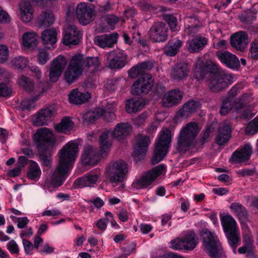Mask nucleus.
Listing matches in <instances>:
<instances>
[{"label": "nucleus", "instance_id": "64", "mask_svg": "<svg viewBox=\"0 0 258 258\" xmlns=\"http://www.w3.org/2000/svg\"><path fill=\"white\" fill-rule=\"evenodd\" d=\"M23 244L24 250L27 254H30L32 253V251L33 249L34 245L30 241L26 239H23Z\"/></svg>", "mask_w": 258, "mask_h": 258}, {"label": "nucleus", "instance_id": "39", "mask_svg": "<svg viewBox=\"0 0 258 258\" xmlns=\"http://www.w3.org/2000/svg\"><path fill=\"white\" fill-rule=\"evenodd\" d=\"M55 29H47L44 30L41 34V39L45 45H53L57 41L58 32Z\"/></svg>", "mask_w": 258, "mask_h": 258}, {"label": "nucleus", "instance_id": "28", "mask_svg": "<svg viewBox=\"0 0 258 258\" xmlns=\"http://www.w3.org/2000/svg\"><path fill=\"white\" fill-rule=\"evenodd\" d=\"M252 153V147L249 144H245L240 150H237L232 155L231 158L235 163L245 162L249 159Z\"/></svg>", "mask_w": 258, "mask_h": 258}, {"label": "nucleus", "instance_id": "12", "mask_svg": "<svg viewBox=\"0 0 258 258\" xmlns=\"http://www.w3.org/2000/svg\"><path fill=\"white\" fill-rule=\"evenodd\" d=\"M76 14L79 22L83 25L90 23L95 17L94 10L92 5L83 2L77 5Z\"/></svg>", "mask_w": 258, "mask_h": 258}, {"label": "nucleus", "instance_id": "36", "mask_svg": "<svg viewBox=\"0 0 258 258\" xmlns=\"http://www.w3.org/2000/svg\"><path fill=\"white\" fill-rule=\"evenodd\" d=\"M145 104L144 99H129L126 100L125 108L128 113H136L141 110Z\"/></svg>", "mask_w": 258, "mask_h": 258}, {"label": "nucleus", "instance_id": "40", "mask_svg": "<svg viewBox=\"0 0 258 258\" xmlns=\"http://www.w3.org/2000/svg\"><path fill=\"white\" fill-rule=\"evenodd\" d=\"M55 20L52 12L50 10L42 12L38 16L37 24L39 27H45L52 25Z\"/></svg>", "mask_w": 258, "mask_h": 258}, {"label": "nucleus", "instance_id": "62", "mask_svg": "<svg viewBox=\"0 0 258 258\" xmlns=\"http://www.w3.org/2000/svg\"><path fill=\"white\" fill-rule=\"evenodd\" d=\"M12 93L11 89L9 88L5 84L0 83V96L8 97Z\"/></svg>", "mask_w": 258, "mask_h": 258}, {"label": "nucleus", "instance_id": "1", "mask_svg": "<svg viewBox=\"0 0 258 258\" xmlns=\"http://www.w3.org/2000/svg\"><path fill=\"white\" fill-rule=\"evenodd\" d=\"M195 78L197 80L203 79L209 69L210 73V90L213 92H221L232 84L233 77L221 68L218 64L211 60L204 62L201 58L197 59L195 63Z\"/></svg>", "mask_w": 258, "mask_h": 258}, {"label": "nucleus", "instance_id": "46", "mask_svg": "<svg viewBox=\"0 0 258 258\" xmlns=\"http://www.w3.org/2000/svg\"><path fill=\"white\" fill-rule=\"evenodd\" d=\"M74 122L68 117H64L60 123L55 125L54 127L58 132L67 134L74 127Z\"/></svg>", "mask_w": 258, "mask_h": 258}, {"label": "nucleus", "instance_id": "26", "mask_svg": "<svg viewBox=\"0 0 258 258\" xmlns=\"http://www.w3.org/2000/svg\"><path fill=\"white\" fill-rule=\"evenodd\" d=\"M208 43V39L205 37L198 35L188 40L186 42L187 50L190 53L199 52L203 49Z\"/></svg>", "mask_w": 258, "mask_h": 258}, {"label": "nucleus", "instance_id": "18", "mask_svg": "<svg viewBox=\"0 0 258 258\" xmlns=\"http://www.w3.org/2000/svg\"><path fill=\"white\" fill-rule=\"evenodd\" d=\"M216 56L222 63L229 69L237 70L240 67L238 58L228 51H218Z\"/></svg>", "mask_w": 258, "mask_h": 258}, {"label": "nucleus", "instance_id": "4", "mask_svg": "<svg viewBox=\"0 0 258 258\" xmlns=\"http://www.w3.org/2000/svg\"><path fill=\"white\" fill-rule=\"evenodd\" d=\"M133 131L132 126L126 122L117 123L112 131H107L100 136L99 143L101 154L107 153L112 146V142L109 139V135L120 141L125 139Z\"/></svg>", "mask_w": 258, "mask_h": 258}, {"label": "nucleus", "instance_id": "16", "mask_svg": "<svg viewBox=\"0 0 258 258\" xmlns=\"http://www.w3.org/2000/svg\"><path fill=\"white\" fill-rule=\"evenodd\" d=\"M200 106L201 104L198 101H188L176 112L174 117L175 121L177 122L188 117L191 113H194L200 107Z\"/></svg>", "mask_w": 258, "mask_h": 258}, {"label": "nucleus", "instance_id": "60", "mask_svg": "<svg viewBox=\"0 0 258 258\" xmlns=\"http://www.w3.org/2000/svg\"><path fill=\"white\" fill-rule=\"evenodd\" d=\"M7 248L11 254H17L19 253V248L14 240H11L7 244Z\"/></svg>", "mask_w": 258, "mask_h": 258}, {"label": "nucleus", "instance_id": "45", "mask_svg": "<svg viewBox=\"0 0 258 258\" xmlns=\"http://www.w3.org/2000/svg\"><path fill=\"white\" fill-rule=\"evenodd\" d=\"M41 175V170L38 164L33 160L30 161V166L27 172V177L31 180L38 181Z\"/></svg>", "mask_w": 258, "mask_h": 258}, {"label": "nucleus", "instance_id": "53", "mask_svg": "<svg viewBox=\"0 0 258 258\" xmlns=\"http://www.w3.org/2000/svg\"><path fill=\"white\" fill-rule=\"evenodd\" d=\"M234 102L229 98H226L222 101L220 113L222 115L227 114L233 108Z\"/></svg>", "mask_w": 258, "mask_h": 258}, {"label": "nucleus", "instance_id": "37", "mask_svg": "<svg viewBox=\"0 0 258 258\" xmlns=\"http://www.w3.org/2000/svg\"><path fill=\"white\" fill-rule=\"evenodd\" d=\"M220 221L225 233L238 229L235 220L229 214L220 216Z\"/></svg>", "mask_w": 258, "mask_h": 258}, {"label": "nucleus", "instance_id": "8", "mask_svg": "<svg viewBox=\"0 0 258 258\" xmlns=\"http://www.w3.org/2000/svg\"><path fill=\"white\" fill-rule=\"evenodd\" d=\"M199 239L193 231H188L183 238H176L170 242V247L174 250L194 249L198 244Z\"/></svg>", "mask_w": 258, "mask_h": 258}, {"label": "nucleus", "instance_id": "3", "mask_svg": "<svg viewBox=\"0 0 258 258\" xmlns=\"http://www.w3.org/2000/svg\"><path fill=\"white\" fill-rule=\"evenodd\" d=\"M198 123L191 121L184 126L177 137L176 150L180 154H185L197 148V136L200 131Z\"/></svg>", "mask_w": 258, "mask_h": 258}, {"label": "nucleus", "instance_id": "63", "mask_svg": "<svg viewBox=\"0 0 258 258\" xmlns=\"http://www.w3.org/2000/svg\"><path fill=\"white\" fill-rule=\"evenodd\" d=\"M133 186L137 189H142L145 187V175L142 174L140 178L134 182Z\"/></svg>", "mask_w": 258, "mask_h": 258}, {"label": "nucleus", "instance_id": "20", "mask_svg": "<svg viewBox=\"0 0 258 258\" xmlns=\"http://www.w3.org/2000/svg\"><path fill=\"white\" fill-rule=\"evenodd\" d=\"M127 55L121 52H110L107 56L108 67L111 69H119L126 63Z\"/></svg>", "mask_w": 258, "mask_h": 258}, {"label": "nucleus", "instance_id": "25", "mask_svg": "<svg viewBox=\"0 0 258 258\" xmlns=\"http://www.w3.org/2000/svg\"><path fill=\"white\" fill-rule=\"evenodd\" d=\"M118 37V34L115 32L110 34L98 35L95 37L94 42L100 47L110 48L117 42Z\"/></svg>", "mask_w": 258, "mask_h": 258}, {"label": "nucleus", "instance_id": "47", "mask_svg": "<svg viewBox=\"0 0 258 258\" xmlns=\"http://www.w3.org/2000/svg\"><path fill=\"white\" fill-rule=\"evenodd\" d=\"M145 92V79H137L132 86L131 92L134 95L139 96Z\"/></svg>", "mask_w": 258, "mask_h": 258}, {"label": "nucleus", "instance_id": "24", "mask_svg": "<svg viewBox=\"0 0 258 258\" xmlns=\"http://www.w3.org/2000/svg\"><path fill=\"white\" fill-rule=\"evenodd\" d=\"M97 148L90 145H86L83 150L81 160L85 165H96L98 162Z\"/></svg>", "mask_w": 258, "mask_h": 258}, {"label": "nucleus", "instance_id": "50", "mask_svg": "<svg viewBox=\"0 0 258 258\" xmlns=\"http://www.w3.org/2000/svg\"><path fill=\"white\" fill-rule=\"evenodd\" d=\"M28 60L23 56H18L13 58L11 64L16 69H23L28 64Z\"/></svg>", "mask_w": 258, "mask_h": 258}, {"label": "nucleus", "instance_id": "2", "mask_svg": "<svg viewBox=\"0 0 258 258\" xmlns=\"http://www.w3.org/2000/svg\"><path fill=\"white\" fill-rule=\"evenodd\" d=\"M79 145L75 141L67 143L58 152V165L50 176L51 182L60 186L72 169L78 156Z\"/></svg>", "mask_w": 258, "mask_h": 258}, {"label": "nucleus", "instance_id": "52", "mask_svg": "<svg viewBox=\"0 0 258 258\" xmlns=\"http://www.w3.org/2000/svg\"><path fill=\"white\" fill-rule=\"evenodd\" d=\"M36 56L38 63L41 65L46 63L50 58V54L44 48H39Z\"/></svg>", "mask_w": 258, "mask_h": 258}, {"label": "nucleus", "instance_id": "27", "mask_svg": "<svg viewBox=\"0 0 258 258\" xmlns=\"http://www.w3.org/2000/svg\"><path fill=\"white\" fill-rule=\"evenodd\" d=\"M189 71L188 66L186 63L175 64L171 69V77L174 80H183L188 76Z\"/></svg>", "mask_w": 258, "mask_h": 258}, {"label": "nucleus", "instance_id": "41", "mask_svg": "<svg viewBox=\"0 0 258 258\" xmlns=\"http://www.w3.org/2000/svg\"><path fill=\"white\" fill-rule=\"evenodd\" d=\"M231 138L230 127L228 125H223L219 128L218 134L216 138V142L219 145L228 142Z\"/></svg>", "mask_w": 258, "mask_h": 258}, {"label": "nucleus", "instance_id": "31", "mask_svg": "<svg viewBox=\"0 0 258 258\" xmlns=\"http://www.w3.org/2000/svg\"><path fill=\"white\" fill-rule=\"evenodd\" d=\"M186 21L188 24H185L184 30V34L193 36L199 32L202 25L195 17H187Z\"/></svg>", "mask_w": 258, "mask_h": 258}, {"label": "nucleus", "instance_id": "54", "mask_svg": "<svg viewBox=\"0 0 258 258\" xmlns=\"http://www.w3.org/2000/svg\"><path fill=\"white\" fill-rule=\"evenodd\" d=\"M136 244L134 242L130 243L121 248L122 254L117 258H127L136 249Z\"/></svg>", "mask_w": 258, "mask_h": 258}, {"label": "nucleus", "instance_id": "7", "mask_svg": "<svg viewBox=\"0 0 258 258\" xmlns=\"http://www.w3.org/2000/svg\"><path fill=\"white\" fill-rule=\"evenodd\" d=\"M203 239V246L212 258H223L225 253L221 243L215 233L208 229H204L201 232Z\"/></svg>", "mask_w": 258, "mask_h": 258}, {"label": "nucleus", "instance_id": "15", "mask_svg": "<svg viewBox=\"0 0 258 258\" xmlns=\"http://www.w3.org/2000/svg\"><path fill=\"white\" fill-rule=\"evenodd\" d=\"M149 35L154 42H164L168 37V28L162 22L155 23L150 28Z\"/></svg>", "mask_w": 258, "mask_h": 258}, {"label": "nucleus", "instance_id": "10", "mask_svg": "<svg viewBox=\"0 0 258 258\" xmlns=\"http://www.w3.org/2000/svg\"><path fill=\"white\" fill-rule=\"evenodd\" d=\"M53 140L54 136L52 131L46 127L37 130L33 136L34 144L39 150L47 149Z\"/></svg>", "mask_w": 258, "mask_h": 258}, {"label": "nucleus", "instance_id": "22", "mask_svg": "<svg viewBox=\"0 0 258 258\" xmlns=\"http://www.w3.org/2000/svg\"><path fill=\"white\" fill-rule=\"evenodd\" d=\"M249 43L248 35L244 31H239L233 34L230 38L231 46L238 50L243 51Z\"/></svg>", "mask_w": 258, "mask_h": 258}, {"label": "nucleus", "instance_id": "19", "mask_svg": "<svg viewBox=\"0 0 258 258\" xmlns=\"http://www.w3.org/2000/svg\"><path fill=\"white\" fill-rule=\"evenodd\" d=\"M183 94L178 89H173L164 94L162 100V105L171 107L181 103Z\"/></svg>", "mask_w": 258, "mask_h": 258}, {"label": "nucleus", "instance_id": "5", "mask_svg": "<svg viewBox=\"0 0 258 258\" xmlns=\"http://www.w3.org/2000/svg\"><path fill=\"white\" fill-rule=\"evenodd\" d=\"M128 170V166L124 161L118 160L111 162L106 168V177L113 187L121 191L125 187L124 181L127 178Z\"/></svg>", "mask_w": 258, "mask_h": 258}, {"label": "nucleus", "instance_id": "58", "mask_svg": "<svg viewBox=\"0 0 258 258\" xmlns=\"http://www.w3.org/2000/svg\"><path fill=\"white\" fill-rule=\"evenodd\" d=\"M249 56L252 59H258V40H253L250 44Z\"/></svg>", "mask_w": 258, "mask_h": 258}, {"label": "nucleus", "instance_id": "30", "mask_svg": "<svg viewBox=\"0 0 258 258\" xmlns=\"http://www.w3.org/2000/svg\"><path fill=\"white\" fill-rule=\"evenodd\" d=\"M90 97V94L88 92L82 93L78 89H74L69 94V101L71 104H81L87 102Z\"/></svg>", "mask_w": 258, "mask_h": 258}, {"label": "nucleus", "instance_id": "14", "mask_svg": "<svg viewBox=\"0 0 258 258\" xmlns=\"http://www.w3.org/2000/svg\"><path fill=\"white\" fill-rule=\"evenodd\" d=\"M101 174L99 169H94L78 178L75 181L74 184L76 186L80 188L93 187L99 180Z\"/></svg>", "mask_w": 258, "mask_h": 258}, {"label": "nucleus", "instance_id": "61", "mask_svg": "<svg viewBox=\"0 0 258 258\" xmlns=\"http://www.w3.org/2000/svg\"><path fill=\"white\" fill-rule=\"evenodd\" d=\"M9 57V49L7 46L0 45V62H4Z\"/></svg>", "mask_w": 258, "mask_h": 258}, {"label": "nucleus", "instance_id": "56", "mask_svg": "<svg viewBox=\"0 0 258 258\" xmlns=\"http://www.w3.org/2000/svg\"><path fill=\"white\" fill-rule=\"evenodd\" d=\"M212 132V129L211 127H208L205 130L202 131L201 134L200 139L199 141H197V147L198 146L200 147L203 146L209 141L210 134Z\"/></svg>", "mask_w": 258, "mask_h": 258}, {"label": "nucleus", "instance_id": "9", "mask_svg": "<svg viewBox=\"0 0 258 258\" xmlns=\"http://www.w3.org/2000/svg\"><path fill=\"white\" fill-rule=\"evenodd\" d=\"M102 117L103 119L108 122L113 121L116 117L114 109L112 105H107L106 108H97L93 111L85 114L83 118L86 122L92 123L97 119Z\"/></svg>", "mask_w": 258, "mask_h": 258}, {"label": "nucleus", "instance_id": "35", "mask_svg": "<svg viewBox=\"0 0 258 258\" xmlns=\"http://www.w3.org/2000/svg\"><path fill=\"white\" fill-rule=\"evenodd\" d=\"M20 17L24 22H30L33 18V9L29 2L23 1L19 6Z\"/></svg>", "mask_w": 258, "mask_h": 258}, {"label": "nucleus", "instance_id": "17", "mask_svg": "<svg viewBox=\"0 0 258 258\" xmlns=\"http://www.w3.org/2000/svg\"><path fill=\"white\" fill-rule=\"evenodd\" d=\"M54 113V109L52 107L40 110L33 117L34 125L37 126L47 125L53 119Z\"/></svg>", "mask_w": 258, "mask_h": 258}, {"label": "nucleus", "instance_id": "6", "mask_svg": "<svg viewBox=\"0 0 258 258\" xmlns=\"http://www.w3.org/2000/svg\"><path fill=\"white\" fill-rule=\"evenodd\" d=\"M172 140L171 131L163 127L158 135L154 144L153 157L150 159L152 165H154L163 160L169 152Z\"/></svg>", "mask_w": 258, "mask_h": 258}, {"label": "nucleus", "instance_id": "34", "mask_svg": "<svg viewBox=\"0 0 258 258\" xmlns=\"http://www.w3.org/2000/svg\"><path fill=\"white\" fill-rule=\"evenodd\" d=\"M229 208L235 217L241 222L246 220L248 212L245 207L239 203H232Z\"/></svg>", "mask_w": 258, "mask_h": 258}, {"label": "nucleus", "instance_id": "44", "mask_svg": "<svg viewBox=\"0 0 258 258\" xmlns=\"http://www.w3.org/2000/svg\"><path fill=\"white\" fill-rule=\"evenodd\" d=\"M106 25L102 26L100 32H107L115 29L119 21L120 18L113 14L107 15L104 17Z\"/></svg>", "mask_w": 258, "mask_h": 258}, {"label": "nucleus", "instance_id": "38", "mask_svg": "<svg viewBox=\"0 0 258 258\" xmlns=\"http://www.w3.org/2000/svg\"><path fill=\"white\" fill-rule=\"evenodd\" d=\"M19 85L29 92H36V91L44 88L41 86V83L39 84L36 87L31 79L24 75H21L18 79Z\"/></svg>", "mask_w": 258, "mask_h": 258}, {"label": "nucleus", "instance_id": "33", "mask_svg": "<svg viewBox=\"0 0 258 258\" xmlns=\"http://www.w3.org/2000/svg\"><path fill=\"white\" fill-rule=\"evenodd\" d=\"M38 35L33 31L25 32L22 37L21 45L26 48H32L38 44Z\"/></svg>", "mask_w": 258, "mask_h": 258}, {"label": "nucleus", "instance_id": "32", "mask_svg": "<svg viewBox=\"0 0 258 258\" xmlns=\"http://www.w3.org/2000/svg\"><path fill=\"white\" fill-rule=\"evenodd\" d=\"M166 171V166L161 164L146 172V187L151 184L158 177L165 173Z\"/></svg>", "mask_w": 258, "mask_h": 258}, {"label": "nucleus", "instance_id": "49", "mask_svg": "<svg viewBox=\"0 0 258 258\" xmlns=\"http://www.w3.org/2000/svg\"><path fill=\"white\" fill-rule=\"evenodd\" d=\"M182 42L179 39H176L173 44L169 46H167L164 48V52L168 56H174L177 53L179 48L182 45Z\"/></svg>", "mask_w": 258, "mask_h": 258}, {"label": "nucleus", "instance_id": "43", "mask_svg": "<svg viewBox=\"0 0 258 258\" xmlns=\"http://www.w3.org/2000/svg\"><path fill=\"white\" fill-rule=\"evenodd\" d=\"M225 233L229 245L232 248L233 252L236 253L237 247L241 244L240 235L238 229Z\"/></svg>", "mask_w": 258, "mask_h": 258}, {"label": "nucleus", "instance_id": "21", "mask_svg": "<svg viewBox=\"0 0 258 258\" xmlns=\"http://www.w3.org/2000/svg\"><path fill=\"white\" fill-rule=\"evenodd\" d=\"M77 58L80 59L83 71L87 73H94L98 69L100 64L98 57H85L83 55L77 54L75 55Z\"/></svg>", "mask_w": 258, "mask_h": 258}, {"label": "nucleus", "instance_id": "42", "mask_svg": "<svg viewBox=\"0 0 258 258\" xmlns=\"http://www.w3.org/2000/svg\"><path fill=\"white\" fill-rule=\"evenodd\" d=\"M130 79H145V62H139L132 67L127 72Z\"/></svg>", "mask_w": 258, "mask_h": 258}, {"label": "nucleus", "instance_id": "55", "mask_svg": "<svg viewBox=\"0 0 258 258\" xmlns=\"http://www.w3.org/2000/svg\"><path fill=\"white\" fill-rule=\"evenodd\" d=\"M258 132V117L254 118L248 123L245 128L247 135H254Z\"/></svg>", "mask_w": 258, "mask_h": 258}, {"label": "nucleus", "instance_id": "48", "mask_svg": "<svg viewBox=\"0 0 258 258\" xmlns=\"http://www.w3.org/2000/svg\"><path fill=\"white\" fill-rule=\"evenodd\" d=\"M44 92V89L41 88L36 91L38 95L30 99L23 100L21 103V107L23 110H30L36 106V102L38 100L39 96Z\"/></svg>", "mask_w": 258, "mask_h": 258}, {"label": "nucleus", "instance_id": "29", "mask_svg": "<svg viewBox=\"0 0 258 258\" xmlns=\"http://www.w3.org/2000/svg\"><path fill=\"white\" fill-rule=\"evenodd\" d=\"M145 154V136L139 135L135 139V150L133 156L137 163L144 159Z\"/></svg>", "mask_w": 258, "mask_h": 258}, {"label": "nucleus", "instance_id": "59", "mask_svg": "<svg viewBox=\"0 0 258 258\" xmlns=\"http://www.w3.org/2000/svg\"><path fill=\"white\" fill-rule=\"evenodd\" d=\"M252 249V242L250 239L248 238L245 240L244 245L238 248V251L240 254H244L246 252H251Z\"/></svg>", "mask_w": 258, "mask_h": 258}, {"label": "nucleus", "instance_id": "13", "mask_svg": "<svg viewBox=\"0 0 258 258\" xmlns=\"http://www.w3.org/2000/svg\"><path fill=\"white\" fill-rule=\"evenodd\" d=\"M67 64V59L61 55L51 61L49 70V78L50 82H56L58 81Z\"/></svg>", "mask_w": 258, "mask_h": 258}, {"label": "nucleus", "instance_id": "51", "mask_svg": "<svg viewBox=\"0 0 258 258\" xmlns=\"http://www.w3.org/2000/svg\"><path fill=\"white\" fill-rule=\"evenodd\" d=\"M163 19L168 24L170 30L173 31H178L180 27L177 24V19L173 15L165 14L163 15Z\"/></svg>", "mask_w": 258, "mask_h": 258}, {"label": "nucleus", "instance_id": "23", "mask_svg": "<svg viewBox=\"0 0 258 258\" xmlns=\"http://www.w3.org/2000/svg\"><path fill=\"white\" fill-rule=\"evenodd\" d=\"M81 34L76 26L70 25L66 28L63 37L65 45H76L79 43Z\"/></svg>", "mask_w": 258, "mask_h": 258}, {"label": "nucleus", "instance_id": "11", "mask_svg": "<svg viewBox=\"0 0 258 258\" xmlns=\"http://www.w3.org/2000/svg\"><path fill=\"white\" fill-rule=\"evenodd\" d=\"M80 63V59L77 58L75 55L72 57L63 75L64 79L67 83L72 84L81 76L83 71Z\"/></svg>", "mask_w": 258, "mask_h": 258}, {"label": "nucleus", "instance_id": "57", "mask_svg": "<svg viewBox=\"0 0 258 258\" xmlns=\"http://www.w3.org/2000/svg\"><path fill=\"white\" fill-rule=\"evenodd\" d=\"M40 162L42 166L46 167L51 166L52 158L49 153H41L39 154Z\"/></svg>", "mask_w": 258, "mask_h": 258}]
</instances>
